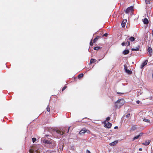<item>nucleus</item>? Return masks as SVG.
<instances>
[{
    "instance_id": "9b49d317",
    "label": "nucleus",
    "mask_w": 153,
    "mask_h": 153,
    "mask_svg": "<svg viewBox=\"0 0 153 153\" xmlns=\"http://www.w3.org/2000/svg\"><path fill=\"white\" fill-rule=\"evenodd\" d=\"M126 22L127 20L126 19L123 20L121 23V25L122 27H124L125 26Z\"/></svg>"
},
{
    "instance_id": "c9c22d12",
    "label": "nucleus",
    "mask_w": 153,
    "mask_h": 153,
    "mask_svg": "<svg viewBox=\"0 0 153 153\" xmlns=\"http://www.w3.org/2000/svg\"><path fill=\"white\" fill-rule=\"evenodd\" d=\"M86 153H91L90 152L88 149L86 150Z\"/></svg>"
},
{
    "instance_id": "79ce46f5",
    "label": "nucleus",
    "mask_w": 153,
    "mask_h": 153,
    "mask_svg": "<svg viewBox=\"0 0 153 153\" xmlns=\"http://www.w3.org/2000/svg\"><path fill=\"white\" fill-rule=\"evenodd\" d=\"M70 128V127L68 128V130H67V132L68 133V132Z\"/></svg>"
},
{
    "instance_id": "0eeeda50",
    "label": "nucleus",
    "mask_w": 153,
    "mask_h": 153,
    "mask_svg": "<svg viewBox=\"0 0 153 153\" xmlns=\"http://www.w3.org/2000/svg\"><path fill=\"white\" fill-rule=\"evenodd\" d=\"M148 51L151 56L152 55V50L151 47H149L147 50Z\"/></svg>"
},
{
    "instance_id": "7c9ffc66",
    "label": "nucleus",
    "mask_w": 153,
    "mask_h": 153,
    "mask_svg": "<svg viewBox=\"0 0 153 153\" xmlns=\"http://www.w3.org/2000/svg\"><path fill=\"white\" fill-rule=\"evenodd\" d=\"M130 116V114H128L126 115V117L127 118H128Z\"/></svg>"
},
{
    "instance_id": "4be33fe9",
    "label": "nucleus",
    "mask_w": 153,
    "mask_h": 153,
    "mask_svg": "<svg viewBox=\"0 0 153 153\" xmlns=\"http://www.w3.org/2000/svg\"><path fill=\"white\" fill-rule=\"evenodd\" d=\"M47 110L49 112L50 111V109L49 105H48L46 108Z\"/></svg>"
},
{
    "instance_id": "72a5a7b5",
    "label": "nucleus",
    "mask_w": 153,
    "mask_h": 153,
    "mask_svg": "<svg viewBox=\"0 0 153 153\" xmlns=\"http://www.w3.org/2000/svg\"><path fill=\"white\" fill-rule=\"evenodd\" d=\"M85 132H86L87 133H89L90 132V131L89 130H86V131H85Z\"/></svg>"
},
{
    "instance_id": "c03bdc74",
    "label": "nucleus",
    "mask_w": 153,
    "mask_h": 153,
    "mask_svg": "<svg viewBox=\"0 0 153 153\" xmlns=\"http://www.w3.org/2000/svg\"><path fill=\"white\" fill-rule=\"evenodd\" d=\"M100 59H99V61H100Z\"/></svg>"
},
{
    "instance_id": "aec40b11",
    "label": "nucleus",
    "mask_w": 153,
    "mask_h": 153,
    "mask_svg": "<svg viewBox=\"0 0 153 153\" xmlns=\"http://www.w3.org/2000/svg\"><path fill=\"white\" fill-rule=\"evenodd\" d=\"M99 38L98 36H97L93 40L94 43H95V42Z\"/></svg>"
},
{
    "instance_id": "bb28decb",
    "label": "nucleus",
    "mask_w": 153,
    "mask_h": 153,
    "mask_svg": "<svg viewBox=\"0 0 153 153\" xmlns=\"http://www.w3.org/2000/svg\"><path fill=\"white\" fill-rule=\"evenodd\" d=\"M108 35V33H105V34H104L103 35H102V36L103 37V36H106V37H107Z\"/></svg>"
},
{
    "instance_id": "c756f323",
    "label": "nucleus",
    "mask_w": 153,
    "mask_h": 153,
    "mask_svg": "<svg viewBox=\"0 0 153 153\" xmlns=\"http://www.w3.org/2000/svg\"><path fill=\"white\" fill-rule=\"evenodd\" d=\"M45 143H50V142L48 140H46L45 141Z\"/></svg>"
},
{
    "instance_id": "5701e85b",
    "label": "nucleus",
    "mask_w": 153,
    "mask_h": 153,
    "mask_svg": "<svg viewBox=\"0 0 153 153\" xmlns=\"http://www.w3.org/2000/svg\"><path fill=\"white\" fill-rule=\"evenodd\" d=\"M32 140L33 143H34L36 140V138L35 137L33 138H32Z\"/></svg>"
},
{
    "instance_id": "f03ea898",
    "label": "nucleus",
    "mask_w": 153,
    "mask_h": 153,
    "mask_svg": "<svg viewBox=\"0 0 153 153\" xmlns=\"http://www.w3.org/2000/svg\"><path fill=\"white\" fill-rule=\"evenodd\" d=\"M67 129H66L65 128H62V130L59 129H56L55 130L54 132L55 133H56L59 135V137H60L62 136V135L65 132L67 131Z\"/></svg>"
},
{
    "instance_id": "a878e982",
    "label": "nucleus",
    "mask_w": 153,
    "mask_h": 153,
    "mask_svg": "<svg viewBox=\"0 0 153 153\" xmlns=\"http://www.w3.org/2000/svg\"><path fill=\"white\" fill-rule=\"evenodd\" d=\"M136 127H135V126H133L131 128V130L134 131L135 129H136Z\"/></svg>"
},
{
    "instance_id": "393cba45",
    "label": "nucleus",
    "mask_w": 153,
    "mask_h": 153,
    "mask_svg": "<svg viewBox=\"0 0 153 153\" xmlns=\"http://www.w3.org/2000/svg\"><path fill=\"white\" fill-rule=\"evenodd\" d=\"M146 3L147 4H148L150 3V1L149 0H146Z\"/></svg>"
},
{
    "instance_id": "ea45409f",
    "label": "nucleus",
    "mask_w": 153,
    "mask_h": 153,
    "mask_svg": "<svg viewBox=\"0 0 153 153\" xmlns=\"http://www.w3.org/2000/svg\"><path fill=\"white\" fill-rule=\"evenodd\" d=\"M32 151L31 150H30L29 152L30 153H32Z\"/></svg>"
},
{
    "instance_id": "2eb2a0df",
    "label": "nucleus",
    "mask_w": 153,
    "mask_h": 153,
    "mask_svg": "<svg viewBox=\"0 0 153 153\" xmlns=\"http://www.w3.org/2000/svg\"><path fill=\"white\" fill-rule=\"evenodd\" d=\"M124 42H126L125 43H126V45H127V44H128V46H129V45H130V42L128 40V39H126L125 41H124Z\"/></svg>"
},
{
    "instance_id": "f3484780",
    "label": "nucleus",
    "mask_w": 153,
    "mask_h": 153,
    "mask_svg": "<svg viewBox=\"0 0 153 153\" xmlns=\"http://www.w3.org/2000/svg\"><path fill=\"white\" fill-rule=\"evenodd\" d=\"M128 39V40H129L131 42L134 41L135 40L133 36L131 37L129 39Z\"/></svg>"
},
{
    "instance_id": "6ab92c4d",
    "label": "nucleus",
    "mask_w": 153,
    "mask_h": 153,
    "mask_svg": "<svg viewBox=\"0 0 153 153\" xmlns=\"http://www.w3.org/2000/svg\"><path fill=\"white\" fill-rule=\"evenodd\" d=\"M83 76V74H79L78 76V78L79 79V78H80L82 77V76Z\"/></svg>"
},
{
    "instance_id": "f8f14e48",
    "label": "nucleus",
    "mask_w": 153,
    "mask_h": 153,
    "mask_svg": "<svg viewBox=\"0 0 153 153\" xmlns=\"http://www.w3.org/2000/svg\"><path fill=\"white\" fill-rule=\"evenodd\" d=\"M129 50H125L123 52V53L124 55H126L129 53Z\"/></svg>"
},
{
    "instance_id": "473e14b6",
    "label": "nucleus",
    "mask_w": 153,
    "mask_h": 153,
    "mask_svg": "<svg viewBox=\"0 0 153 153\" xmlns=\"http://www.w3.org/2000/svg\"><path fill=\"white\" fill-rule=\"evenodd\" d=\"M66 88H67V87L66 86H64L62 88V91H63L64 90H65Z\"/></svg>"
},
{
    "instance_id": "9d476101",
    "label": "nucleus",
    "mask_w": 153,
    "mask_h": 153,
    "mask_svg": "<svg viewBox=\"0 0 153 153\" xmlns=\"http://www.w3.org/2000/svg\"><path fill=\"white\" fill-rule=\"evenodd\" d=\"M118 143V141L117 140L115 141L114 142L110 143L109 145L111 146H113L115 145Z\"/></svg>"
},
{
    "instance_id": "e433bc0d",
    "label": "nucleus",
    "mask_w": 153,
    "mask_h": 153,
    "mask_svg": "<svg viewBox=\"0 0 153 153\" xmlns=\"http://www.w3.org/2000/svg\"><path fill=\"white\" fill-rule=\"evenodd\" d=\"M140 101L138 100H137L136 101V103L138 104H139L140 103Z\"/></svg>"
},
{
    "instance_id": "c85d7f7f",
    "label": "nucleus",
    "mask_w": 153,
    "mask_h": 153,
    "mask_svg": "<svg viewBox=\"0 0 153 153\" xmlns=\"http://www.w3.org/2000/svg\"><path fill=\"white\" fill-rule=\"evenodd\" d=\"M126 42H122L121 44V45H122L123 46H124V45H126Z\"/></svg>"
},
{
    "instance_id": "1a4fd4ad",
    "label": "nucleus",
    "mask_w": 153,
    "mask_h": 153,
    "mask_svg": "<svg viewBox=\"0 0 153 153\" xmlns=\"http://www.w3.org/2000/svg\"><path fill=\"white\" fill-rule=\"evenodd\" d=\"M140 45H138L137 47L135 48H133L131 49L132 51H139L140 49Z\"/></svg>"
},
{
    "instance_id": "20e7f679",
    "label": "nucleus",
    "mask_w": 153,
    "mask_h": 153,
    "mask_svg": "<svg viewBox=\"0 0 153 153\" xmlns=\"http://www.w3.org/2000/svg\"><path fill=\"white\" fill-rule=\"evenodd\" d=\"M104 126L108 128H110L112 125V124L108 122L107 123L106 122H104Z\"/></svg>"
},
{
    "instance_id": "7ed1b4c3",
    "label": "nucleus",
    "mask_w": 153,
    "mask_h": 153,
    "mask_svg": "<svg viewBox=\"0 0 153 153\" xmlns=\"http://www.w3.org/2000/svg\"><path fill=\"white\" fill-rule=\"evenodd\" d=\"M133 7L131 6L128 7L126 10V13H128L130 12H132L133 11Z\"/></svg>"
},
{
    "instance_id": "dca6fc26",
    "label": "nucleus",
    "mask_w": 153,
    "mask_h": 153,
    "mask_svg": "<svg viewBox=\"0 0 153 153\" xmlns=\"http://www.w3.org/2000/svg\"><path fill=\"white\" fill-rule=\"evenodd\" d=\"M96 61H97V60L96 59H91L90 60V64H91L93 63H94V62H96Z\"/></svg>"
},
{
    "instance_id": "a18cd8bd",
    "label": "nucleus",
    "mask_w": 153,
    "mask_h": 153,
    "mask_svg": "<svg viewBox=\"0 0 153 153\" xmlns=\"http://www.w3.org/2000/svg\"><path fill=\"white\" fill-rule=\"evenodd\" d=\"M151 153H152V152H151Z\"/></svg>"
},
{
    "instance_id": "b1692460",
    "label": "nucleus",
    "mask_w": 153,
    "mask_h": 153,
    "mask_svg": "<svg viewBox=\"0 0 153 153\" xmlns=\"http://www.w3.org/2000/svg\"><path fill=\"white\" fill-rule=\"evenodd\" d=\"M100 48L98 47H96L94 48V49L96 50H99Z\"/></svg>"
},
{
    "instance_id": "423d86ee",
    "label": "nucleus",
    "mask_w": 153,
    "mask_h": 153,
    "mask_svg": "<svg viewBox=\"0 0 153 153\" xmlns=\"http://www.w3.org/2000/svg\"><path fill=\"white\" fill-rule=\"evenodd\" d=\"M148 62V61L147 60L145 61H144L141 65V68L142 69L147 64Z\"/></svg>"
},
{
    "instance_id": "f704fd0d",
    "label": "nucleus",
    "mask_w": 153,
    "mask_h": 153,
    "mask_svg": "<svg viewBox=\"0 0 153 153\" xmlns=\"http://www.w3.org/2000/svg\"><path fill=\"white\" fill-rule=\"evenodd\" d=\"M117 93L118 94H123V93H121V92H117Z\"/></svg>"
},
{
    "instance_id": "a19ab883",
    "label": "nucleus",
    "mask_w": 153,
    "mask_h": 153,
    "mask_svg": "<svg viewBox=\"0 0 153 153\" xmlns=\"http://www.w3.org/2000/svg\"><path fill=\"white\" fill-rule=\"evenodd\" d=\"M139 150L140 151H141L142 150V148H140L139 149Z\"/></svg>"
},
{
    "instance_id": "37998d69",
    "label": "nucleus",
    "mask_w": 153,
    "mask_h": 153,
    "mask_svg": "<svg viewBox=\"0 0 153 153\" xmlns=\"http://www.w3.org/2000/svg\"><path fill=\"white\" fill-rule=\"evenodd\" d=\"M152 35L153 36V30H152Z\"/></svg>"
},
{
    "instance_id": "f257e3e1",
    "label": "nucleus",
    "mask_w": 153,
    "mask_h": 153,
    "mask_svg": "<svg viewBox=\"0 0 153 153\" xmlns=\"http://www.w3.org/2000/svg\"><path fill=\"white\" fill-rule=\"evenodd\" d=\"M125 103V102L124 99H120L115 102L114 106L116 108H119L124 105Z\"/></svg>"
},
{
    "instance_id": "6e6552de",
    "label": "nucleus",
    "mask_w": 153,
    "mask_h": 153,
    "mask_svg": "<svg viewBox=\"0 0 153 153\" xmlns=\"http://www.w3.org/2000/svg\"><path fill=\"white\" fill-rule=\"evenodd\" d=\"M150 141H151L150 140H147L146 141L145 143H143V144L145 146H147L150 143Z\"/></svg>"
},
{
    "instance_id": "39448f33",
    "label": "nucleus",
    "mask_w": 153,
    "mask_h": 153,
    "mask_svg": "<svg viewBox=\"0 0 153 153\" xmlns=\"http://www.w3.org/2000/svg\"><path fill=\"white\" fill-rule=\"evenodd\" d=\"M124 69L126 71V72L128 74H131V73L132 72L128 70L127 69V67L126 65H124Z\"/></svg>"
},
{
    "instance_id": "a211bd4d",
    "label": "nucleus",
    "mask_w": 153,
    "mask_h": 153,
    "mask_svg": "<svg viewBox=\"0 0 153 153\" xmlns=\"http://www.w3.org/2000/svg\"><path fill=\"white\" fill-rule=\"evenodd\" d=\"M143 121L148 123H150V120H149V119H146V118H144L143 119Z\"/></svg>"
},
{
    "instance_id": "2f4dec72",
    "label": "nucleus",
    "mask_w": 153,
    "mask_h": 153,
    "mask_svg": "<svg viewBox=\"0 0 153 153\" xmlns=\"http://www.w3.org/2000/svg\"><path fill=\"white\" fill-rule=\"evenodd\" d=\"M143 133H140L139 135V137H141V136H142L143 135Z\"/></svg>"
},
{
    "instance_id": "4468645a",
    "label": "nucleus",
    "mask_w": 153,
    "mask_h": 153,
    "mask_svg": "<svg viewBox=\"0 0 153 153\" xmlns=\"http://www.w3.org/2000/svg\"><path fill=\"white\" fill-rule=\"evenodd\" d=\"M143 23L145 24H147L149 23L148 20L146 18H145L143 20Z\"/></svg>"
},
{
    "instance_id": "412c9836",
    "label": "nucleus",
    "mask_w": 153,
    "mask_h": 153,
    "mask_svg": "<svg viewBox=\"0 0 153 153\" xmlns=\"http://www.w3.org/2000/svg\"><path fill=\"white\" fill-rule=\"evenodd\" d=\"M139 137H140L138 135L135 137L133 139V140H134L136 139H138Z\"/></svg>"
},
{
    "instance_id": "58836bf2",
    "label": "nucleus",
    "mask_w": 153,
    "mask_h": 153,
    "mask_svg": "<svg viewBox=\"0 0 153 153\" xmlns=\"http://www.w3.org/2000/svg\"><path fill=\"white\" fill-rule=\"evenodd\" d=\"M118 127L117 126H115L114 127V129H117L118 128Z\"/></svg>"
},
{
    "instance_id": "ddd939ff",
    "label": "nucleus",
    "mask_w": 153,
    "mask_h": 153,
    "mask_svg": "<svg viewBox=\"0 0 153 153\" xmlns=\"http://www.w3.org/2000/svg\"><path fill=\"white\" fill-rule=\"evenodd\" d=\"M86 131V129L83 128L79 132V134H84Z\"/></svg>"
},
{
    "instance_id": "cd10ccee",
    "label": "nucleus",
    "mask_w": 153,
    "mask_h": 153,
    "mask_svg": "<svg viewBox=\"0 0 153 153\" xmlns=\"http://www.w3.org/2000/svg\"><path fill=\"white\" fill-rule=\"evenodd\" d=\"M110 120V117H108L106 118V121H107V122H108V121L109 120Z\"/></svg>"
},
{
    "instance_id": "4c0bfd02",
    "label": "nucleus",
    "mask_w": 153,
    "mask_h": 153,
    "mask_svg": "<svg viewBox=\"0 0 153 153\" xmlns=\"http://www.w3.org/2000/svg\"><path fill=\"white\" fill-rule=\"evenodd\" d=\"M90 45H93V43L91 41L90 42Z\"/></svg>"
}]
</instances>
